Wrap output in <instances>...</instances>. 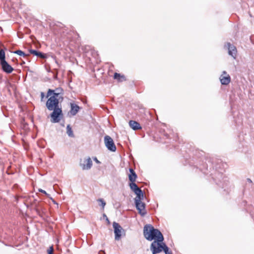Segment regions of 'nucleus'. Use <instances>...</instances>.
<instances>
[{"label": "nucleus", "mask_w": 254, "mask_h": 254, "mask_svg": "<svg viewBox=\"0 0 254 254\" xmlns=\"http://www.w3.org/2000/svg\"><path fill=\"white\" fill-rule=\"evenodd\" d=\"M59 94L54 93V95L50 96L46 103L48 110L53 111L50 115L51 121L53 123H59L63 116L62 107L59 105L60 102L63 100L58 97Z\"/></svg>", "instance_id": "obj_1"}, {"label": "nucleus", "mask_w": 254, "mask_h": 254, "mask_svg": "<svg viewBox=\"0 0 254 254\" xmlns=\"http://www.w3.org/2000/svg\"><path fill=\"white\" fill-rule=\"evenodd\" d=\"M143 235L145 238L149 241H164V237L161 232L157 229L154 228L151 225L147 224L143 228Z\"/></svg>", "instance_id": "obj_2"}, {"label": "nucleus", "mask_w": 254, "mask_h": 254, "mask_svg": "<svg viewBox=\"0 0 254 254\" xmlns=\"http://www.w3.org/2000/svg\"><path fill=\"white\" fill-rule=\"evenodd\" d=\"M165 246H167V245L163 242V241H154L151 243L150 249L152 254H157L162 251H164Z\"/></svg>", "instance_id": "obj_3"}, {"label": "nucleus", "mask_w": 254, "mask_h": 254, "mask_svg": "<svg viewBox=\"0 0 254 254\" xmlns=\"http://www.w3.org/2000/svg\"><path fill=\"white\" fill-rule=\"evenodd\" d=\"M143 198V197L140 196L136 197L134 199L136 207L141 216H144L146 214L145 209V204L141 201Z\"/></svg>", "instance_id": "obj_4"}, {"label": "nucleus", "mask_w": 254, "mask_h": 254, "mask_svg": "<svg viewBox=\"0 0 254 254\" xmlns=\"http://www.w3.org/2000/svg\"><path fill=\"white\" fill-rule=\"evenodd\" d=\"M104 142L105 146L108 150L115 152L116 150V147L114 142L113 139L109 135H106L104 137Z\"/></svg>", "instance_id": "obj_5"}, {"label": "nucleus", "mask_w": 254, "mask_h": 254, "mask_svg": "<svg viewBox=\"0 0 254 254\" xmlns=\"http://www.w3.org/2000/svg\"><path fill=\"white\" fill-rule=\"evenodd\" d=\"M113 227L114 229V233L115 234V239L116 240H119L121 237L122 227L119 225V223L114 222L113 223Z\"/></svg>", "instance_id": "obj_6"}, {"label": "nucleus", "mask_w": 254, "mask_h": 254, "mask_svg": "<svg viewBox=\"0 0 254 254\" xmlns=\"http://www.w3.org/2000/svg\"><path fill=\"white\" fill-rule=\"evenodd\" d=\"M130 189L135 193L136 197H144V195L142 190L138 187L134 182H131L129 184Z\"/></svg>", "instance_id": "obj_7"}, {"label": "nucleus", "mask_w": 254, "mask_h": 254, "mask_svg": "<svg viewBox=\"0 0 254 254\" xmlns=\"http://www.w3.org/2000/svg\"><path fill=\"white\" fill-rule=\"evenodd\" d=\"M54 93L59 94L58 97L61 98L62 100L64 99L63 98V90L61 88H57L55 90L49 89L48 90L46 97L48 98L51 95H54Z\"/></svg>", "instance_id": "obj_8"}, {"label": "nucleus", "mask_w": 254, "mask_h": 254, "mask_svg": "<svg viewBox=\"0 0 254 254\" xmlns=\"http://www.w3.org/2000/svg\"><path fill=\"white\" fill-rule=\"evenodd\" d=\"M2 70L6 73H11L14 70L13 68L6 62L0 63Z\"/></svg>", "instance_id": "obj_9"}, {"label": "nucleus", "mask_w": 254, "mask_h": 254, "mask_svg": "<svg viewBox=\"0 0 254 254\" xmlns=\"http://www.w3.org/2000/svg\"><path fill=\"white\" fill-rule=\"evenodd\" d=\"M226 46L228 48V54L229 55L231 56L232 57H233L234 59L236 58V57L237 56V49L233 45H231L230 43H227Z\"/></svg>", "instance_id": "obj_10"}, {"label": "nucleus", "mask_w": 254, "mask_h": 254, "mask_svg": "<svg viewBox=\"0 0 254 254\" xmlns=\"http://www.w3.org/2000/svg\"><path fill=\"white\" fill-rule=\"evenodd\" d=\"M80 166L83 170H89L92 166V161L91 158L89 157L85 159L83 163L80 164Z\"/></svg>", "instance_id": "obj_11"}, {"label": "nucleus", "mask_w": 254, "mask_h": 254, "mask_svg": "<svg viewBox=\"0 0 254 254\" xmlns=\"http://www.w3.org/2000/svg\"><path fill=\"white\" fill-rule=\"evenodd\" d=\"M223 74H226V75H221L220 77L221 83L223 85H228L230 82L231 77L229 75L227 74V72L225 71H223Z\"/></svg>", "instance_id": "obj_12"}, {"label": "nucleus", "mask_w": 254, "mask_h": 254, "mask_svg": "<svg viewBox=\"0 0 254 254\" xmlns=\"http://www.w3.org/2000/svg\"><path fill=\"white\" fill-rule=\"evenodd\" d=\"M29 52L30 54H33L35 56H36L37 57H39L43 59H45L47 58V56L46 54H44L40 52H38L35 50H32V49L29 50Z\"/></svg>", "instance_id": "obj_13"}, {"label": "nucleus", "mask_w": 254, "mask_h": 254, "mask_svg": "<svg viewBox=\"0 0 254 254\" xmlns=\"http://www.w3.org/2000/svg\"><path fill=\"white\" fill-rule=\"evenodd\" d=\"M70 106L71 109L70 113L72 116H75L78 112L79 110V107L74 103H71Z\"/></svg>", "instance_id": "obj_14"}, {"label": "nucleus", "mask_w": 254, "mask_h": 254, "mask_svg": "<svg viewBox=\"0 0 254 254\" xmlns=\"http://www.w3.org/2000/svg\"><path fill=\"white\" fill-rule=\"evenodd\" d=\"M129 125L130 127L133 130H137L141 128L140 124L138 122L134 121H130L129 122Z\"/></svg>", "instance_id": "obj_15"}, {"label": "nucleus", "mask_w": 254, "mask_h": 254, "mask_svg": "<svg viewBox=\"0 0 254 254\" xmlns=\"http://www.w3.org/2000/svg\"><path fill=\"white\" fill-rule=\"evenodd\" d=\"M130 174L128 175L129 180L131 182H135L137 178V175L135 172L133 171L132 168L129 169Z\"/></svg>", "instance_id": "obj_16"}, {"label": "nucleus", "mask_w": 254, "mask_h": 254, "mask_svg": "<svg viewBox=\"0 0 254 254\" xmlns=\"http://www.w3.org/2000/svg\"><path fill=\"white\" fill-rule=\"evenodd\" d=\"M115 79H117L119 81H123L125 80V77L124 75H121L120 74L115 73L114 75Z\"/></svg>", "instance_id": "obj_17"}, {"label": "nucleus", "mask_w": 254, "mask_h": 254, "mask_svg": "<svg viewBox=\"0 0 254 254\" xmlns=\"http://www.w3.org/2000/svg\"><path fill=\"white\" fill-rule=\"evenodd\" d=\"M66 133L69 137H74V134L69 125H68L66 127Z\"/></svg>", "instance_id": "obj_18"}, {"label": "nucleus", "mask_w": 254, "mask_h": 254, "mask_svg": "<svg viewBox=\"0 0 254 254\" xmlns=\"http://www.w3.org/2000/svg\"><path fill=\"white\" fill-rule=\"evenodd\" d=\"M5 61H5V52L2 49H1L0 50V63L4 62Z\"/></svg>", "instance_id": "obj_19"}, {"label": "nucleus", "mask_w": 254, "mask_h": 254, "mask_svg": "<svg viewBox=\"0 0 254 254\" xmlns=\"http://www.w3.org/2000/svg\"><path fill=\"white\" fill-rule=\"evenodd\" d=\"M13 53L14 54H17L20 56H23L24 57L27 56V55H26L23 52L19 50L15 51Z\"/></svg>", "instance_id": "obj_20"}, {"label": "nucleus", "mask_w": 254, "mask_h": 254, "mask_svg": "<svg viewBox=\"0 0 254 254\" xmlns=\"http://www.w3.org/2000/svg\"><path fill=\"white\" fill-rule=\"evenodd\" d=\"M97 201L100 203V205L102 206L103 208H104L106 204L104 199L102 198H99L97 200Z\"/></svg>", "instance_id": "obj_21"}, {"label": "nucleus", "mask_w": 254, "mask_h": 254, "mask_svg": "<svg viewBox=\"0 0 254 254\" xmlns=\"http://www.w3.org/2000/svg\"><path fill=\"white\" fill-rule=\"evenodd\" d=\"M47 253L48 254H54V248L53 246H51L49 248V249L47 250Z\"/></svg>", "instance_id": "obj_22"}, {"label": "nucleus", "mask_w": 254, "mask_h": 254, "mask_svg": "<svg viewBox=\"0 0 254 254\" xmlns=\"http://www.w3.org/2000/svg\"><path fill=\"white\" fill-rule=\"evenodd\" d=\"M164 252H165V254H172V252L169 251V248L167 246H165Z\"/></svg>", "instance_id": "obj_23"}, {"label": "nucleus", "mask_w": 254, "mask_h": 254, "mask_svg": "<svg viewBox=\"0 0 254 254\" xmlns=\"http://www.w3.org/2000/svg\"><path fill=\"white\" fill-rule=\"evenodd\" d=\"M38 190H39V191H40V192H42V193H44L46 195H47V197H50V194H49L48 193H47L46 192V191H45L44 190H42V189H39Z\"/></svg>", "instance_id": "obj_24"}, {"label": "nucleus", "mask_w": 254, "mask_h": 254, "mask_svg": "<svg viewBox=\"0 0 254 254\" xmlns=\"http://www.w3.org/2000/svg\"><path fill=\"white\" fill-rule=\"evenodd\" d=\"M44 97H45L44 93V92H41V101H43Z\"/></svg>", "instance_id": "obj_25"}, {"label": "nucleus", "mask_w": 254, "mask_h": 254, "mask_svg": "<svg viewBox=\"0 0 254 254\" xmlns=\"http://www.w3.org/2000/svg\"><path fill=\"white\" fill-rule=\"evenodd\" d=\"M247 181L251 183H252V181H251V180L250 179H247Z\"/></svg>", "instance_id": "obj_26"}, {"label": "nucleus", "mask_w": 254, "mask_h": 254, "mask_svg": "<svg viewBox=\"0 0 254 254\" xmlns=\"http://www.w3.org/2000/svg\"><path fill=\"white\" fill-rule=\"evenodd\" d=\"M94 160L96 161V162L99 163V161L97 160L96 158H95Z\"/></svg>", "instance_id": "obj_27"}, {"label": "nucleus", "mask_w": 254, "mask_h": 254, "mask_svg": "<svg viewBox=\"0 0 254 254\" xmlns=\"http://www.w3.org/2000/svg\"><path fill=\"white\" fill-rule=\"evenodd\" d=\"M106 220H107V221L108 222V223H110L109 220L108 219V218L107 217L106 218Z\"/></svg>", "instance_id": "obj_28"}]
</instances>
